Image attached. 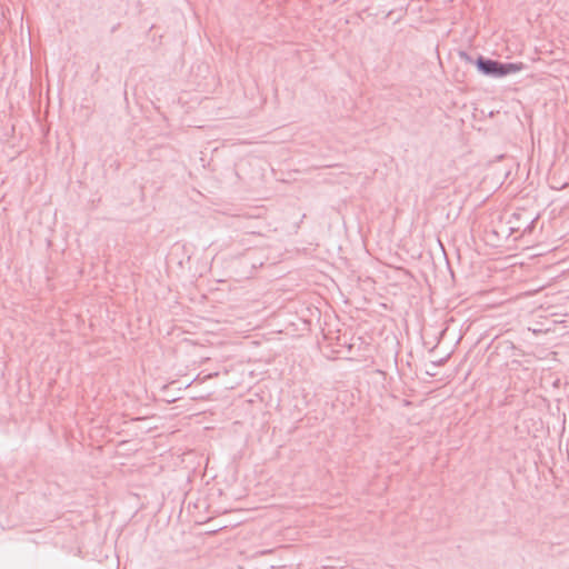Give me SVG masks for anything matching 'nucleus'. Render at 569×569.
<instances>
[{"label": "nucleus", "mask_w": 569, "mask_h": 569, "mask_svg": "<svg viewBox=\"0 0 569 569\" xmlns=\"http://www.w3.org/2000/svg\"><path fill=\"white\" fill-rule=\"evenodd\" d=\"M475 66L481 74L491 78H502L525 68L522 62H502L481 54L475 59Z\"/></svg>", "instance_id": "f257e3e1"}, {"label": "nucleus", "mask_w": 569, "mask_h": 569, "mask_svg": "<svg viewBox=\"0 0 569 569\" xmlns=\"http://www.w3.org/2000/svg\"><path fill=\"white\" fill-rule=\"evenodd\" d=\"M538 220V216L530 220V222L525 227L522 234L531 233L535 229L536 222Z\"/></svg>", "instance_id": "f03ea898"}, {"label": "nucleus", "mask_w": 569, "mask_h": 569, "mask_svg": "<svg viewBox=\"0 0 569 569\" xmlns=\"http://www.w3.org/2000/svg\"><path fill=\"white\" fill-rule=\"evenodd\" d=\"M459 57L461 60L475 64L473 58L466 51H459Z\"/></svg>", "instance_id": "7ed1b4c3"}, {"label": "nucleus", "mask_w": 569, "mask_h": 569, "mask_svg": "<svg viewBox=\"0 0 569 569\" xmlns=\"http://www.w3.org/2000/svg\"><path fill=\"white\" fill-rule=\"evenodd\" d=\"M512 218L518 219V218H519V214L513 213V214H512Z\"/></svg>", "instance_id": "20e7f679"}, {"label": "nucleus", "mask_w": 569, "mask_h": 569, "mask_svg": "<svg viewBox=\"0 0 569 569\" xmlns=\"http://www.w3.org/2000/svg\"><path fill=\"white\" fill-rule=\"evenodd\" d=\"M117 30V26L112 27L111 31L114 32Z\"/></svg>", "instance_id": "39448f33"}]
</instances>
